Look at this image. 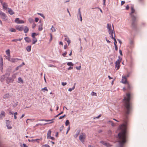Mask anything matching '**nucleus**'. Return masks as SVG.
Here are the masks:
<instances>
[{
  "label": "nucleus",
  "instance_id": "nucleus-1",
  "mask_svg": "<svg viewBox=\"0 0 147 147\" xmlns=\"http://www.w3.org/2000/svg\"><path fill=\"white\" fill-rule=\"evenodd\" d=\"M128 115H125V118L123 120L125 123L119 126V128L121 131L119 132L118 136L119 138V142L120 144V147H123L124 144L126 142L127 137L126 131V119L127 118Z\"/></svg>",
  "mask_w": 147,
  "mask_h": 147
},
{
  "label": "nucleus",
  "instance_id": "nucleus-2",
  "mask_svg": "<svg viewBox=\"0 0 147 147\" xmlns=\"http://www.w3.org/2000/svg\"><path fill=\"white\" fill-rule=\"evenodd\" d=\"M6 78V82L8 84L13 81V79L11 77H6V76L5 75H3L1 77V82L3 81L4 80V78Z\"/></svg>",
  "mask_w": 147,
  "mask_h": 147
},
{
  "label": "nucleus",
  "instance_id": "nucleus-3",
  "mask_svg": "<svg viewBox=\"0 0 147 147\" xmlns=\"http://www.w3.org/2000/svg\"><path fill=\"white\" fill-rule=\"evenodd\" d=\"M0 17L3 21H6L8 20V17L6 14L1 11H0Z\"/></svg>",
  "mask_w": 147,
  "mask_h": 147
},
{
  "label": "nucleus",
  "instance_id": "nucleus-4",
  "mask_svg": "<svg viewBox=\"0 0 147 147\" xmlns=\"http://www.w3.org/2000/svg\"><path fill=\"white\" fill-rule=\"evenodd\" d=\"M119 59L115 63V68L116 69V70H117L119 69L120 63L122 60V59L119 57Z\"/></svg>",
  "mask_w": 147,
  "mask_h": 147
},
{
  "label": "nucleus",
  "instance_id": "nucleus-5",
  "mask_svg": "<svg viewBox=\"0 0 147 147\" xmlns=\"http://www.w3.org/2000/svg\"><path fill=\"white\" fill-rule=\"evenodd\" d=\"M86 134L84 133H82L79 136V140L82 142H84L85 139L86 138Z\"/></svg>",
  "mask_w": 147,
  "mask_h": 147
},
{
  "label": "nucleus",
  "instance_id": "nucleus-6",
  "mask_svg": "<svg viewBox=\"0 0 147 147\" xmlns=\"http://www.w3.org/2000/svg\"><path fill=\"white\" fill-rule=\"evenodd\" d=\"M126 84V87H124L123 88V90L124 91H125V90L129 91L131 89V86L129 82Z\"/></svg>",
  "mask_w": 147,
  "mask_h": 147
},
{
  "label": "nucleus",
  "instance_id": "nucleus-7",
  "mask_svg": "<svg viewBox=\"0 0 147 147\" xmlns=\"http://www.w3.org/2000/svg\"><path fill=\"white\" fill-rule=\"evenodd\" d=\"M121 82L124 84H126L127 83L129 82L127 81V78H126V76H122V79L121 80Z\"/></svg>",
  "mask_w": 147,
  "mask_h": 147
},
{
  "label": "nucleus",
  "instance_id": "nucleus-8",
  "mask_svg": "<svg viewBox=\"0 0 147 147\" xmlns=\"http://www.w3.org/2000/svg\"><path fill=\"white\" fill-rule=\"evenodd\" d=\"M132 20V22L131 23V25L132 27H134L136 25V17L135 16H133Z\"/></svg>",
  "mask_w": 147,
  "mask_h": 147
},
{
  "label": "nucleus",
  "instance_id": "nucleus-9",
  "mask_svg": "<svg viewBox=\"0 0 147 147\" xmlns=\"http://www.w3.org/2000/svg\"><path fill=\"white\" fill-rule=\"evenodd\" d=\"M16 23L18 24H23L24 23V22L22 20H20L19 18H17L15 20Z\"/></svg>",
  "mask_w": 147,
  "mask_h": 147
},
{
  "label": "nucleus",
  "instance_id": "nucleus-10",
  "mask_svg": "<svg viewBox=\"0 0 147 147\" xmlns=\"http://www.w3.org/2000/svg\"><path fill=\"white\" fill-rule=\"evenodd\" d=\"M15 28L16 30L20 31H22L23 29V26L17 25L15 26Z\"/></svg>",
  "mask_w": 147,
  "mask_h": 147
},
{
  "label": "nucleus",
  "instance_id": "nucleus-11",
  "mask_svg": "<svg viewBox=\"0 0 147 147\" xmlns=\"http://www.w3.org/2000/svg\"><path fill=\"white\" fill-rule=\"evenodd\" d=\"M21 60V59L17 58H11L10 62L12 63H15L18 61V60Z\"/></svg>",
  "mask_w": 147,
  "mask_h": 147
},
{
  "label": "nucleus",
  "instance_id": "nucleus-12",
  "mask_svg": "<svg viewBox=\"0 0 147 147\" xmlns=\"http://www.w3.org/2000/svg\"><path fill=\"white\" fill-rule=\"evenodd\" d=\"M6 126L8 129H10L12 128V127L10 125V121L8 120H6Z\"/></svg>",
  "mask_w": 147,
  "mask_h": 147
},
{
  "label": "nucleus",
  "instance_id": "nucleus-13",
  "mask_svg": "<svg viewBox=\"0 0 147 147\" xmlns=\"http://www.w3.org/2000/svg\"><path fill=\"white\" fill-rule=\"evenodd\" d=\"M110 34H111V37L113 39L115 38V33L114 30L111 31V32L109 33Z\"/></svg>",
  "mask_w": 147,
  "mask_h": 147
},
{
  "label": "nucleus",
  "instance_id": "nucleus-14",
  "mask_svg": "<svg viewBox=\"0 0 147 147\" xmlns=\"http://www.w3.org/2000/svg\"><path fill=\"white\" fill-rule=\"evenodd\" d=\"M2 5L3 9L6 10L7 8L8 5L7 3H1Z\"/></svg>",
  "mask_w": 147,
  "mask_h": 147
},
{
  "label": "nucleus",
  "instance_id": "nucleus-15",
  "mask_svg": "<svg viewBox=\"0 0 147 147\" xmlns=\"http://www.w3.org/2000/svg\"><path fill=\"white\" fill-rule=\"evenodd\" d=\"M107 28L108 30V31L109 33L111 32V31H113V30H111V24H108L107 25Z\"/></svg>",
  "mask_w": 147,
  "mask_h": 147
},
{
  "label": "nucleus",
  "instance_id": "nucleus-16",
  "mask_svg": "<svg viewBox=\"0 0 147 147\" xmlns=\"http://www.w3.org/2000/svg\"><path fill=\"white\" fill-rule=\"evenodd\" d=\"M8 13L11 15H13L14 14V12H13V10L11 9L8 8Z\"/></svg>",
  "mask_w": 147,
  "mask_h": 147
},
{
  "label": "nucleus",
  "instance_id": "nucleus-17",
  "mask_svg": "<svg viewBox=\"0 0 147 147\" xmlns=\"http://www.w3.org/2000/svg\"><path fill=\"white\" fill-rule=\"evenodd\" d=\"M65 40L67 42L68 45H69V44L71 43V41L69 39V38L68 37L66 36L65 38Z\"/></svg>",
  "mask_w": 147,
  "mask_h": 147
},
{
  "label": "nucleus",
  "instance_id": "nucleus-18",
  "mask_svg": "<svg viewBox=\"0 0 147 147\" xmlns=\"http://www.w3.org/2000/svg\"><path fill=\"white\" fill-rule=\"evenodd\" d=\"M25 40L27 42H31V39L28 37H27L24 38Z\"/></svg>",
  "mask_w": 147,
  "mask_h": 147
},
{
  "label": "nucleus",
  "instance_id": "nucleus-19",
  "mask_svg": "<svg viewBox=\"0 0 147 147\" xmlns=\"http://www.w3.org/2000/svg\"><path fill=\"white\" fill-rule=\"evenodd\" d=\"M9 30L11 32H16V28H10L9 29Z\"/></svg>",
  "mask_w": 147,
  "mask_h": 147
},
{
  "label": "nucleus",
  "instance_id": "nucleus-20",
  "mask_svg": "<svg viewBox=\"0 0 147 147\" xmlns=\"http://www.w3.org/2000/svg\"><path fill=\"white\" fill-rule=\"evenodd\" d=\"M11 96L9 93L5 94L3 96V97L4 98H9Z\"/></svg>",
  "mask_w": 147,
  "mask_h": 147
},
{
  "label": "nucleus",
  "instance_id": "nucleus-21",
  "mask_svg": "<svg viewBox=\"0 0 147 147\" xmlns=\"http://www.w3.org/2000/svg\"><path fill=\"white\" fill-rule=\"evenodd\" d=\"M24 32L25 33H27L29 31V28L27 26H25L24 29Z\"/></svg>",
  "mask_w": 147,
  "mask_h": 147
},
{
  "label": "nucleus",
  "instance_id": "nucleus-22",
  "mask_svg": "<svg viewBox=\"0 0 147 147\" xmlns=\"http://www.w3.org/2000/svg\"><path fill=\"white\" fill-rule=\"evenodd\" d=\"M51 131L50 130H49L47 132V139H49V137L51 136Z\"/></svg>",
  "mask_w": 147,
  "mask_h": 147
},
{
  "label": "nucleus",
  "instance_id": "nucleus-23",
  "mask_svg": "<svg viewBox=\"0 0 147 147\" xmlns=\"http://www.w3.org/2000/svg\"><path fill=\"white\" fill-rule=\"evenodd\" d=\"M131 16L132 17H133V16H134L132 14L135 12V9H134V7H131Z\"/></svg>",
  "mask_w": 147,
  "mask_h": 147
},
{
  "label": "nucleus",
  "instance_id": "nucleus-24",
  "mask_svg": "<svg viewBox=\"0 0 147 147\" xmlns=\"http://www.w3.org/2000/svg\"><path fill=\"white\" fill-rule=\"evenodd\" d=\"M42 140V138H40V139H35V140H30V139H28V141L30 142H35V141H37V140Z\"/></svg>",
  "mask_w": 147,
  "mask_h": 147
},
{
  "label": "nucleus",
  "instance_id": "nucleus-25",
  "mask_svg": "<svg viewBox=\"0 0 147 147\" xmlns=\"http://www.w3.org/2000/svg\"><path fill=\"white\" fill-rule=\"evenodd\" d=\"M80 132V130L78 131L76 134L74 136V137L76 138L78 137V135H79Z\"/></svg>",
  "mask_w": 147,
  "mask_h": 147
},
{
  "label": "nucleus",
  "instance_id": "nucleus-26",
  "mask_svg": "<svg viewBox=\"0 0 147 147\" xmlns=\"http://www.w3.org/2000/svg\"><path fill=\"white\" fill-rule=\"evenodd\" d=\"M32 44H35V43L37 42V38H33V40H32Z\"/></svg>",
  "mask_w": 147,
  "mask_h": 147
},
{
  "label": "nucleus",
  "instance_id": "nucleus-27",
  "mask_svg": "<svg viewBox=\"0 0 147 147\" xmlns=\"http://www.w3.org/2000/svg\"><path fill=\"white\" fill-rule=\"evenodd\" d=\"M31 46H29L26 48V50L28 52H30L31 50Z\"/></svg>",
  "mask_w": 147,
  "mask_h": 147
},
{
  "label": "nucleus",
  "instance_id": "nucleus-28",
  "mask_svg": "<svg viewBox=\"0 0 147 147\" xmlns=\"http://www.w3.org/2000/svg\"><path fill=\"white\" fill-rule=\"evenodd\" d=\"M22 38H19L18 39H13L11 40V41L12 42H17L18 41H20L22 40Z\"/></svg>",
  "mask_w": 147,
  "mask_h": 147
},
{
  "label": "nucleus",
  "instance_id": "nucleus-29",
  "mask_svg": "<svg viewBox=\"0 0 147 147\" xmlns=\"http://www.w3.org/2000/svg\"><path fill=\"white\" fill-rule=\"evenodd\" d=\"M108 123H111V125L112 126H114L115 125V124L112 121H108Z\"/></svg>",
  "mask_w": 147,
  "mask_h": 147
},
{
  "label": "nucleus",
  "instance_id": "nucleus-30",
  "mask_svg": "<svg viewBox=\"0 0 147 147\" xmlns=\"http://www.w3.org/2000/svg\"><path fill=\"white\" fill-rule=\"evenodd\" d=\"M6 54L8 56H10V51L9 49H8L6 51Z\"/></svg>",
  "mask_w": 147,
  "mask_h": 147
},
{
  "label": "nucleus",
  "instance_id": "nucleus-31",
  "mask_svg": "<svg viewBox=\"0 0 147 147\" xmlns=\"http://www.w3.org/2000/svg\"><path fill=\"white\" fill-rule=\"evenodd\" d=\"M18 82L19 83L21 82L22 83L23 82V80L21 78L19 77L18 78Z\"/></svg>",
  "mask_w": 147,
  "mask_h": 147
},
{
  "label": "nucleus",
  "instance_id": "nucleus-32",
  "mask_svg": "<svg viewBox=\"0 0 147 147\" xmlns=\"http://www.w3.org/2000/svg\"><path fill=\"white\" fill-rule=\"evenodd\" d=\"M41 90L42 91H43L44 92H45V91H48V90L47 89V87H45L43 88H42L41 89Z\"/></svg>",
  "mask_w": 147,
  "mask_h": 147
},
{
  "label": "nucleus",
  "instance_id": "nucleus-33",
  "mask_svg": "<svg viewBox=\"0 0 147 147\" xmlns=\"http://www.w3.org/2000/svg\"><path fill=\"white\" fill-rule=\"evenodd\" d=\"M75 88V85H74V86H73V88H69L68 89V91L70 92H71L72 90H74V89Z\"/></svg>",
  "mask_w": 147,
  "mask_h": 147
},
{
  "label": "nucleus",
  "instance_id": "nucleus-34",
  "mask_svg": "<svg viewBox=\"0 0 147 147\" xmlns=\"http://www.w3.org/2000/svg\"><path fill=\"white\" fill-rule=\"evenodd\" d=\"M37 35V34H36L35 33H32V36L33 38H35V36Z\"/></svg>",
  "mask_w": 147,
  "mask_h": 147
},
{
  "label": "nucleus",
  "instance_id": "nucleus-35",
  "mask_svg": "<svg viewBox=\"0 0 147 147\" xmlns=\"http://www.w3.org/2000/svg\"><path fill=\"white\" fill-rule=\"evenodd\" d=\"M91 95L92 96H97L96 93L94 92H91Z\"/></svg>",
  "mask_w": 147,
  "mask_h": 147
},
{
  "label": "nucleus",
  "instance_id": "nucleus-36",
  "mask_svg": "<svg viewBox=\"0 0 147 147\" xmlns=\"http://www.w3.org/2000/svg\"><path fill=\"white\" fill-rule=\"evenodd\" d=\"M67 65L68 66H73L74 65V64L71 62H68Z\"/></svg>",
  "mask_w": 147,
  "mask_h": 147
},
{
  "label": "nucleus",
  "instance_id": "nucleus-37",
  "mask_svg": "<svg viewBox=\"0 0 147 147\" xmlns=\"http://www.w3.org/2000/svg\"><path fill=\"white\" fill-rule=\"evenodd\" d=\"M28 20L30 23H32L34 22V20L31 18L29 19Z\"/></svg>",
  "mask_w": 147,
  "mask_h": 147
},
{
  "label": "nucleus",
  "instance_id": "nucleus-38",
  "mask_svg": "<svg viewBox=\"0 0 147 147\" xmlns=\"http://www.w3.org/2000/svg\"><path fill=\"white\" fill-rule=\"evenodd\" d=\"M13 114L14 119H16L17 118L16 115H18V113L17 112H15L13 113Z\"/></svg>",
  "mask_w": 147,
  "mask_h": 147
},
{
  "label": "nucleus",
  "instance_id": "nucleus-39",
  "mask_svg": "<svg viewBox=\"0 0 147 147\" xmlns=\"http://www.w3.org/2000/svg\"><path fill=\"white\" fill-rule=\"evenodd\" d=\"M69 121L68 120H67L65 123V124L66 126H67L68 125H69Z\"/></svg>",
  "mask_w": 147,
  "mask_h": 147
},
{
  "label": "nucleus",
  "instance_id": "nucleus-40",
  "mask_svg": "<svg viewBox=\"0 0 147 147\" xmlns=\"http://www.w3.org/2000/svg\"><path fill=\"white\" fill-rule=\"evenodd\" d=\"M42 26H39L38 30L39 31H41L42 30L43 28H42Z\"/></svg>",
  "mask_w": 147,
  "mask_h": 147
},
{
  "label": "nucleus",
  "instance_id": "nucleus-41",
  "mask_svg": "<svg viewBox=\"0 0 147 147\" xmlns=\"http://www.w3.org/2000/svg\"><path fill=\"white\" fill-rule=\"evenodd\" d=\"M51 29L52 32H55L56 31L55 28L53 26L52 27Z\"/></svg>",
  "mask_w": 147,
  "mask_h": 147
},
{
  "label": "nucleus",
  "instance_id": "nucleus-42",
  "mask_svg": "<svg viewBox=\"0 0 147 147\" xmlns=\"http://www.w3.org/2000/svg\"><path fill=\"white\" fill-rule=\"evenodd\" d=\"M12 79H13V81H14V79L16 78V75L15 74H13L11 77Z\"/></svg>",
  "mask_w": 147,
  "mask_h": 147
},
{
  "label": "nucleus",
  "instance_id": "nucleus-43",
  "mask_svg": "<svg viewBox=\"0 0 147 147\" xmlns=\"http://www.w3.org/2000/svg\"><path fill=\"white\" fill-rule=\"evenodd\" d=\"M18 104V102H16L15 104H14L13 105V107H15Z\"/></svg>",
  "mask_w": 147,
  "mask_h": 147
},
{
  "label": "nucleus",
  "instance_id": "nucleus-44",
  "mask_svg": "<svg viewBox=\"0 0 147 147\" xmlns=\"http://www.w3.org/2000/svg\"><path fill=\"white\" fill-rule=\"evenodd\" d=\"M41 147H50V146L48 144H44L42 145Z\"/></svg>",
  "mask_w": 147,
  "mask_h": 147
},
{
  "label": "nucleus",
  "instance_id": "nucleus-45",
  "mask_svg": "<svg viewBox=\"0 0 147 147\" xmlns=\"http://www.w3.org/2000/svg\"><path fill=\"white\" fill-rule=\"evenodd\" d=\"M107 147H110L111 146V145L109 143H106L105 145Z\"/></svg>",
  "mask_w": 147,
  "mask_h": 147
},
{
  "label": "nucleus",
  "instance_id": "nucleus-46",
  "mask_svg": "<svg viewBox=\"0 0 147 147\" xmlns=\"http://www.w3.org/2000/svg\"><path fill=\"white\" fill-rule=\"evenodd\" d=\"M48 66L49 67H56V66H55L51 64L49 65H48Z\"/></svg>",
  "mask_w": 147,
  "mask_h": 147
},
{
  "label": "nucleus",
  "instance_id": "nucleus-47",
  "mask_svg": "<svg viewBox=\"0 0 147 147\" xmlns=\"http://www.w3.org/2000/svg\"><path fill=\"white\" fill-rule=\"evenodd\" d=\"M66 116V115H64L63 116H60L59 118V119H62L64 118Z\"/></svg>",
  "mask_w": 147,
  "mask_h": 147
},
{
  "label": "nucleus",
  "instance_id": "nucleus-48",
  "mask_svg": "<svg viewBox=\"0 0 147 147\" xmlns=\"http://www.w3.org/2000/svg\"><path fill=\"white\" fill-rule=\"evenodd\" d=\"M100 143L102 144H104L105 145L106 144V142L103 141L100 142Z\"/></svg>",
  "mask_w": 147,
  "mask_h": 147
},
{
  "label": "nucleus",
  "instance_id": "nucleus-49",
  "mask_svg": "<svg viewBox=\"0 0 147 147\" xmlns=\"http://www.w3.org/2000/svg\"><path fill=\"white\" fill-rule=\"evenodd\" d=\"M63 128L64 126L63 125H62V126H61L60 128V131H62L63 130Z\"/></svg>",
  "mask_w": 147,
  "mask_h": 147
},
{
  "label": "nucleus",
  "instance_id": "nucleus-50",
  "mask_svg": "<svg viewBox=\"0 0 147 147\" xmlns=\"http://www.w3.org/2000/svg\"><path fill=\"white\" fill-rule=\"evenodd\" d=\"M54 119H52V120H41L42 121H52V120H54Z\"/></svg>",
  "mask_w": 147,
  "mask_h": 147
},
{
  "label": "nucleus",
  "instance_id": "nucleus-51",
  "mask_svg": "<svg viewBox=\"0 0 147 147\" xmlns=\"http://www.w3.org/2000/svg\"><path fill=\"white\" fill-rule=\"evenodd\" d=\"M38 14L40 15V16H41L43 18H45V16L43 15L42 14H41L40 13H38Z\"/></svg>",
  "mask_w": 147,
  "mask_h": 147
},
{
  "label": "nucleus",
  "instance_id": "nucleus-52",
  "mask_svg": "<svg viewBox=\"0 0 147 147\" xmlns=\"http://www.w3.org/2000/svg\"><path fill=\"white\" fill-rule=\"evenodd\" d=\"M67 84V83L66 82H62V85L63 86H64Z\"/></svg>",
  "mask_w": 147,
  "mask_h": 147
},
{
  "label": "nucleus",
  "instance_id": "nucleus-53",
  "mask_svg": "<svg viewBox=\"0 0 147 147\" xmlns=\"http://www.w3.org/2000/svg\"><path fill=\"white\" fill-rule=\"evenodd\" d=\"M114 45H115V50L116 51H117V50H118V48H117V46L116 44H115Z\"/></svg>",
  "mask_w": 147,
  "mask_h": 147
},
{
  "label": "nucleus",
  "instance_id": "nucleus-54",
  "mask_svg": "<svg viewBox=\"0 0 147 147\" xmlns=\"http://www.w3.org/2000/svg\"><path fill=\"white\" fill-rule=\"evenodd\" d=\"M70 126H69V127H68V128L67 129V132L66 133V134H67L68 131L70 130Z\"/></svg>",
  "mask_w": 147,
  "mask_h": 147
},
{
  "label": "nucleus",
  "instance_id": "nucleus-55",
  "mask_svg": "<svg viewBox=\"0 0 147 147\" xmlns=\"http://www.w3.org/2000/svg\"><path fill=\"white\" fill-rule=\"evenodd\" d=\"M113 39H114V45H115V44H116V43H117V42L115 38H113Z\"/></svg>",
  "mask_w": 147,
  "mask_h": 147
},
{
  "label": "nucleus",
  "instance_id": "nucleus-56",
  "mask_svg": "<svg viewBox=\"0 0 147 147\" xmlns=\"http://www.w3.org/2000/svg\"><path fill=\"white\" fill-rule=\"evenodd\" d=\"M79 15H80V21H81V22H82V17L81 14H80Z\"/></svg>",
  "mask_w": 147,
  "mask_h": 147
},
{
  "label": "nucleus",
  "instance_id": "nucleus-57",
  "mask_svg": "<svg viewBox=\"0 0 147 147\" xmlns=\"http://www.w3.org/2000/svg\"><path fill=\"white\" fill-rule=\"evenodd\" d=\"M125 2L124 1H121V5H123L125 3Z\"/></svg>",
  "mask_w": 147,
  "mask_h": 147
},
{
  "label": "nucleus",
  "instance_id": "nucleus-58",
  "mask_svg": "<svg viewBox=\"0 0 147 147\" xmlns=\"http://www.w3.org/2000/svg\"><path fill=\"white\" fill-rule=\"evenodd\" d=\"M67 54V52H65L64 53L62 54V55L63 56L65 57L66 55Z\"/></svg>",
  "mask_w": 147,
  "mask_h": 147
},
{
  "label": "nucleus",
  "instance_id": "nucleus-59",
  "mask_svg": "<svg viewBox=\"0 0 147 147\" xmlns=\"http://www.w3.org/2000/svg\"><path fill=\"white\" fill-rule=\"evenodd\" d=\"M36 26V25L35 24L33 23V24L32 25V28H34Z\"/></svg>",
  "mask_w": 147,
  "mask_h": 147
},
{
  "label": "nucleus",
  "instance_id": "nucleus-60",
  "mask_svg": "<svg viewBox=\"0 0 147 147\" xmlns=\"http://www.w3.org/2000/svg\"><path fill=\"white\" fill-rule=\"evenodd\" d=\"M81 66H79V67H76V69L78 70H80L81 69Z\"/></svg>",
  "mask_w": 147,
  "mask_h": 147
},
{
  "label": "nucleus",
  "instance_id": "nucleus-61",
  "mask_svg": "<svg viewBox=\"0 0 147 147\" xmlns=\"http://www.w3.org/2000/svg\"><path fill=\"white\" fill-rule=\"evenodd\" d=\"M49 139H51L52 140H54L55 139L53 137H51V136L49 137Z\"/></svg>",
  "mask_w": 147,
  "mask_h": 147
},
{
  "label": "nucleus",
  "instance_id": "nucleus-62",
  "mask_svg": "<svg viewBox=\"0 0 147 147\" xmlns=\"http://www.w3.org/2000/svg\"><path fill=\"white\" fill-rule=\"evenodd\" d=\"M39 20V19L38 18H36L35 19V21L36 22H37Z\"/></svg>",
  "mask_w": 147,
  "mask_h": 147
},
{
  "label": "nucleus",
  "instance_id": "nucleus-63",
  "mask_svg": "<svg viewBox=\"0 0 147 147\" xmlns=\"http://www.w3.org/2000/svg\"><path fill=\"white\" fill-rule=\"evenodd\" d=\"M139 2L140 3H143L144 1V0H138Z\"/></svg>",
  "mask_w": 147,
  "mask_h": 147
},
{
  "label": "nucleus",
  "instance_id": "nucleus-64",
  "mask_svg": "<svg viewBox=\"0 0 147 147\" xmlns=\"http://www.w3.org/2000/svg\"><path fill=\"white\" fill-rule=\"evenodd\" d=\"M23 147H28V146L25 144H23Z\"/></svg>",
  "mask_w": 147,
  "mask_h": 147
}]
</instances>
